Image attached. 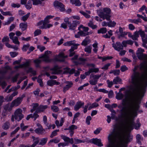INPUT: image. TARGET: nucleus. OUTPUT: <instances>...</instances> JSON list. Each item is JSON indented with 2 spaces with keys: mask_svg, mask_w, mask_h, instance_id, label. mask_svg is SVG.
<instances>
[{
  "mask_svg": "<svg viewBox=\"0 0 147 147\" xmlns=\"http://www.w3.org/2000/svg\"><path fill=\"white\" fill-rule=\"evenodd\" d=\"M140 69L144 72L142 77L145 81L139 89H133V93L134 96L131 97L129 99L130 104L128 114L126 112L125 107H123L121 110V115L124 117H128L129 116L135 117L137 116V112L140 107L141 99L137 96V93L140 91L144 92L146 91L147 87V67L144 63H142L140 65Z\"/></svg>",
  "mask_w": 147,
  "mask_h": 147,
  "instance_id": "1",
  "label": "nucleus"
},
{
  "mask_svg": "<svg viewBox=\"0 0 147 147\" xmlns=\"http://www.w3.org/2000/svg\"><path fill=\"white\" fill-rule=\"evenodd\" d=\"M112 134L111 133V147H127L123 143L125 138V136L119 132H116L115 136L118 138L119 141H117L116 139L113 142L112 139Z\"/></svg>",
  "mask_w": 147,
  "mask_h": 147,
  "instance_id": "2",
  "label": "nucleus"
},
{
  "mask_svg": "<svg viewBox=\"0 0 147 147\" xmlns=\"http://www.w3.org/2000/svg\"><path fill=\"white\" fill-rule=\"evenodd\" d=\"M137 68L135 67L133 70V73L131 76V80L132 84L135 88L134 89H139L138 84L139 82V73L136 71Z\"/></svg>",
  "mask_w": 147,
  "mask_h": 147,
  "instance_id": "3",
  "label": "nucleus"
},
{
  "mask_svg": "<svg viewBox=\"0 0 147 147\" xmlns=\"http://www.w3.org/2000/svg\"><path fill=\"white\" fill-rule=\"evenodd\" d=\"M98 16L103 20L106 19L109 21L110 20V9L108 7H105L103 10H99L98 11Z\"/></svg>",
  "mask_w": 147,
  "mask_h": 147,
  "instance_id": "4",
  "label": "nucleus"
},
{
  "mask_svg": "<svg viewBox=\"0 0 147 147\" xmlns=\"http://www.w3.org/2000/svg\"><path fill=\"white\" fill-rule=\"evenodd\" d=\"M22 111L21 109H18L15 111L14 115H12L11 121H14V119L18 121H19L24 117V115L22 114Z\"/></svg>",
  "mask_w": 147,
  "mask_h": 147,
  "instance_id": "5",
  "label": "nucleus"
},
{
  "mask_svg": "<svg viewBox=\"0 0 147 147\" xmlns=\"http://www.w3.org/2000/svg\"><path fill=\"white\" fill-rule=\"evenodd\" d=\"M101 75H94L92 74L90 75V78H93V80H92L89 81L90 84L92 85H95L97 82V80L101 77Z\"/></svg>",
  "mask_w": 147,
  "mask_h": 147,
  "instance_id": "6",
  "label": "nucleus"
},
{
  "mask_svg": "<svg viewBox=\"0 0 147 147\" xmlns=\"http://www.w3.org/2000/svg\"><path fill=\"white\" fill-rule=\"evenodd\" d=\"M25 96L24 94H23L20 97H18L14 100L11 102V105L13 106H17L19 105L22 101L23 99Z\"/></svg>",
  "mask_w": 147,
  "mask_h": 147,
  "instance_id": "7",
  "label": "nucleus"
},
{
  "mask_svg": "<svg viewBox=\"0 0 147 147\" xmlns=\"http://www.w3.org/2000/svg\"><path fill=\"white\" fill-rule=\"evenodd\" d=\"M50 51H45L44 54L40 57L39 58H43V61L47 62H50L52 60V59H50L48 55L51 53Z\"/></svg>",
  "mask_w": 147,
  "mask_h": 147,
  "instance_id": "8",
  "label": "nucleus"
},
{
  "mask_svg": "<svg viewBox=\"0 0 147 147\" xmlns=\"http://www.w3.org/2000/svg\"><path fill=\"white\" fill-rule=\"evenodd\" d=\"M64 55V53H60L58 55L57 57L55 58V60L57 61L64 62L65 61V59L68 57L67 55Z\"/></svg>",
  "mask_w": 147,
  "mask_h": 147,
  "instance_id": "9",
  "label": "nucleus"
},
{
  "mask_svg": "<svg viewBox=\"0 0 147 147\" xmlns=\"http://www.w3.org/2000/svg\"><path fill=\"white\" fill-rule=\"evenodd\" d=\"M53 4L54 7L59 9L61 11H65V6L60 2L55 1L54 2Z\"/></svg>",
  "mask_w": 147,
  "mask_h": 147,
  "instance_id": "10",
  "label": "nucleus"
},
{
  "mask_svg": "<svg viewBox=\"0 0 147 147\" xmlns=\"http://www.w3.org/2000/svg\"><path fill=\"white\" fill-rule=\"evenodd\" d=\"M116 44L113 43L112 44L113 47L114 49L118 51H119L123 49V46L119 42H117Z\"/></svg>",
  "mask_w": 147,
  "mask_h": 147,
  "instance_id": "11",
  "label": "nucleus"
},
{
  "mask_svg": "<svg viewBox=\"0 0 147 147\" xmlns=\"http://www.w3.org/2000/svg\"><path fill=\"white\" fill-rule=\"evenodd\" d=\"M80 24V22L78 21H73L72 23L71 24V22L69 24V29L71 30H74L78 25Z\"/></svg>",
  "mask_w": 147,
  "mask_h": 147,
  "instance_id": "12",
  "label": "nucleus"
},
{
  "mask_svg": "<svg viewBox=\"0 0 147 147\" xmlns=\"http://www.w3.org/2000/svg\"><path fill=\"white\" fill-rule=\"evenodd\" d=\"M92 140V143L96 146L100 147L103 146V144L101 142V139L96 138H93Z\"/></svg>",
  "mask_w": 147,
  "mask_h": 147,
  "instance_id": "13",
  "label": "nucleus"
},
{
  "mask_svg": "<svg viewBox=\"0 0 147 147\" xmlns=\"http://www.w3.org/2000/svg\"><path fill=\"white\" fill-rule=\"evenodd\" d=\"M128 36L131 38L133 40H138V34L137 31H135L133 35L130 32H127Z\"/></svg>",
  "mask_w": 147,
  "mask_h": 147,
  "instance_id": "14",
  "label": "nucleus"
},
{
  "mask_svg": "<svg viewBox=\"0 0 147 147\" xmlns=\"http://www.w3.org/2000/svg\"><path fill=\"white\" fill-rule=\"evenodd\" d=\"M75 47H71V49L69 50V56L71 57L74 55L75 54V52L74 51L76 49H77L78 46L79 45H75Z\"/></svg>",
  "mask_w": 147,
  "mask_h": 147,
  "instance_id": "15",
  "label": "nucleus"
},
{
  "mask_svg": "<svg viewBox=\"0 0 147 147\" xmlns=\"http://www.w3.org/2000/svg\"><path fill=\"white\" fill-rule=\"evenodd\" d=\"M87 60L82 57L79 58L77 61H75V64L76 65L80 64L84 65L85 64Z\"/></svg>",
  "mask_w": 147,
  "mask_h": 147,
  "instance_id": "16",
  "label": "nucleus"
},
{
  "mask_svg": "<svg viewBox=\"0 0 147 147\" xmlns=\"http://www.w3.org/2000/svg\"><path fill=\"white\" fill-rule=\"evenodd\" d=\"M48 107L47 105H41L37 108L36 111V113H39L41 112H43L45 109H47Z\"/></svg>",
  "mask_w": 147,
  "mask_h": 147,
  "instance_id": "17",
  "label": "nucleus"
},
{
  "mask_svg": "<svg viewBox=\"0 0 147 147\" xmlns=\"http://www.w3.org/2000/svg\"><path fill=\"white\" fill-rule=\"evenodd\" d=\"M136 54L138 58L140 60H146L147 58L146 55L143 53H137Z\"/></svg>",
  "mask_w": 147,
  "mask_h": 147,
  "instance_id": "18",
  "label": "nucleus"
},
{
  "mask_svg": "<svg viewBox=\"0 0 147 147\" xmlns=\"http://www.w3.org/2000/svg\"><path fill=\"white\" fill-rule=\"evenodd\" d=\"M47 84L48 85L52 86L54 85H59L60 83L59 82H57L55 80H49L47 81Z\"/></svg>",
  "mask_w": 147,
  "mask_h": 147,
  "instance_id": "19",
  "label": "nucleus"
},
{
  "mask_svg": "<svg viewBox=\"0 0 147 147\" xmlns=\"http://www.w3.org/2000/svg\"><path fill=\"white\" fill-rule=\"evenodd\" d=\"M66 83L67 84L63 88V91L64 92H65L71 87L73 85V83L71 81H67Z\"/></svg>",
  "mask_w": 147,
  "mask_h": 147,
  "instance_id": "20",
  "label": "nucleus"
},
{
  "mask_svg": "<svg viewBox=\"0 0 147 147\" xmlns=\"http://www.w3.org/2000/svg\"><path fill=\"white\" fill-rule=\"evenodd\" d=\"M61 137L65 142H68L71 144L74 143V140L73 138L70 139L69 137L64 135L61 136Z\"/></svg>",
  "mask_w": 147,
  "mask_h": 147,
  "instance_id": "21",
  "label": "nucleus"
},
{
  "mask_svg": "<svg viewBox=\"0 0 147 147\" xmlns=\"http://www.w3.org/2000/svg\"><path fill=\"white\" fill-rule=\"evenodd\" d=\"M84 105V102H82L80 101L78 102L74 107V110L77 111L82 106H83Z\"/></svg>",
  "mask_w": 147,
  "mask_h": 147,
  "instance_id": "22",
  "label": "nucleus"
},
{
  "mask_svg": "<svg viewBox=\"0 0 147 147\" xmlns=\"http://www.w3.org/2000/svg\"><path fill=\"white\" fill-rule=\"evenodd\" d=\"M75 70L74 69H70L68 67H66L64 69V71L63 72L64 74H67L69 73L70 74H72L75 73Z\"/></svg>",
  "mask_w": 147,
  "mask_h": 147,
  "instance_id": "23",
  "label": "nucleus"
},
{
  "mask_svg": "<svg viewBox=\"0 0 147 147\" xmlns=\"http://www.w3.org/2000/svg\"><path fill=\"white\" fill-rule=\"evenodd\" d=\"M51 71V74H60L61 71L58 69L56 67H55L50 69Z\"/></svg>",
  "mask_w": 147,
  "mask_h": 147,
  "instance_id": "24",
  "label": "nucleus"
},
{
  "mask_svg": "<svg viewBox=\"0 0 147 147\" xmlns=\"http://www.w3.org/2000/svg\"><path fill=\"white\" fill-rule=\"evenodd\" d=\"M90 42V40L88 36H86L85 39L82 41L81 45L82 46H86Z\"/></svg>",
  "mask_w": 147,
  "mask_h": 147,
  "instance_id": "25",
  "label": "nucleus"
},
{
  "mask_svg": "<svg viewBox=\"0 0 147 147\" xmlns=\"http://www.w3.org/2000/svg\"><path fill=\"white\" fill-rule=\"evenodd\" d=\"M44 24L43 25L39 27L40 29H46V27L45 26V24H47L49 22V19L47 16H46L45 18V19L43 21Z\"/></svg>",
  "mask_w": 147,
  "mask_h": 147,
  "instance_id": "26",
  "label": "nucleus"
},
{
  "mask_svg": "<svg viewBox=\"0 0 147 147\" xmlns=\"http://www.w3.org/2000/svg\"><path fill=\"white\" fill-rule=\"evenodd\" d=\"M70 1L72 4L75 5L76 6H79L82 5L80 0H70Z\"/></svg>",
  "mask_w": 147,
  "mask_h": 147,
  "instance_id": "27",
  "label": "nucleus"
},
{
  "mask_svg": "<svg viewBox=\"0 0 147 147\" xmlns=\"http://www.w3.org/2000/svg\"><path fill=\"white\" fill-rule=\"evenodd\" d=\"M77 45L79 44H75V43L74 40L67 41L64 44V45L65 46H70L71 45H73V46H72V47H75L76 45Z\"/></svg>",
  "mask_w": 147,
  "mask_h": 147,
  "instance_id": "28",
  "label": "nucleus"
},
{
  "mask_svg": "<svg viewBox=\"0 0 147 147\" xmlns=\"http://www.w3.org/2000/svg\"><path fill=\"white\" fill-rule=\"evenodd\" d=\"M34 131L37 134H42L45 131V130L42 127L38 128L36 129Z\"/></svg>",
  "mask_w": 147,
  "mask_h": 147,
  "instance_id": "29",
  "label": "nucleus"
},
{
  "mask_svg": "<svg viewBox=\"0 0 147 147\" xmlns=\"http://www.w3.org/2000/svg\"><path fill=\"white\" fill-rule=\"evenodd\" d=\"M138 34V38L139 37V34L142 37V40L144 39L143 38L145 37V34L144 31H142V29H140L139 31H137Z\"/></svg>",
  "mask_w": 147,
  "mask_h": 147,
  "instance_id": "30",
  "label": "nucleus"
},
{
  "mask_svg": "<svg viewBox=\"0 0 147 147\" xmlns=\"http://www.w3.org/2000/svg\"><path fill=\"white\" fill-rule=\"evenodd\" d=\"M78 34H79L81 36H85L89 35L90 34H91V33H90V32H85L82 31V30H81L78 32Z\"/></svg>",
  "mask_w": 147,
  "mask_h": 147,
  "instance_id": "31",
  "label": "nucleus"
},
{
  "mask_svg": "<svg viewBox=\"0 0 147 147\" xmlns=\"http://www.w3.org/2000/svg\"><path fill=\"white\" fill-rule=\"evenodd\" d=\"M27 23H21L20 24V27L23 31L27 29Z\"/></svg>",
  "mask_w": 147,
  "mask_h": 147,
  "instance_id": "32",
  "label": "nucleus"
},
{
  "mask_svg": "<svg viewBox=\"0 0 147 147\" xmlns=\"http://www.w3.org/2000/svg\"><path fill=\"white\" fill-rule=\"evenodd\" d=\"M9 123L8 122H6L3 125L2 127L4 129L6 130L9 129Z\"/></svg>",
  "mask_w": 147,
  "mask_h": 147,
  "instance_id": "33",
  "label": "nucleus"
},
{
  "mask_svg": "<svg viewBox=\"0 0 147 147\" xmlns=\"http://www.w3.org/2000/svg\"><path fill=\"white\" fill-rule=\"evenodd\" d=\"M134 128L137 130L140 127L141 124L139 123L138 120L137 121V123H135L134 122Z\"/></svg>",
  "mask_w": 147,
  "mask_h": 147,
  "instance_id": "34",
  "label": "nucleus"
},
{
  "mask_svg": "<svg viewBox=\"0 0 147 147\" xmlns=\"http://www.w3.org/2000/svg\"><path fill=\"white\" fill-rule=\"evenodd\" d=\"M122 81V80L118 77H117L113 80V82L115 84H117L119 82V84H122V82L119 83Z\"/></svg>",
  "mask_w": 147,
  "mask_h": 147,
  "instance_id": "35",
  "label": "nucleus"
},
{
  "mask_svg": "<svg viewBox=\"0 0 147 147\" xmlns=\"http://www.w3.org/2000/svg\"><path fill=\"white\" fill-rule=\"evenodd\" d=\"M92 47L91 46L89 45L87 46L84 49V51L88 53H91Z\"/></svg>",
  "mask_w": 147,
  "mask_h": 147,
  "instance_id": "36",
  "label": "nucleus"
},
{
  "mask_svg": "<svg viewBox=\"0 0 147 147\" xmlns=\"http://www.w3.org/2000/svg\"><path fill=\"white\" fill-rule=\"evenodd\" d=\"M124 97V95L121 92H119L116 96V98L118 100H121Z\"/></svg>",
  "mask_w": 147,
  "mask_h": 147,
  "instance_id": "37",
  "label": "nucleus"
},
{
  "mask_svg": "<svg viewBox=\"0 0 147 147\" xmlns=\"http://www.w3.org/2000/svg\"><path fill=\"white\" fill-rule=\"evenodd\" d=\"M47 138H42L40 140V142L39 143V145L42 146L44 145L47 142Z\"/></svg>",
  "mask_w": 147,
  "mask_h": 147,
  "instance_id": "38",
  "label": "nucleus"
},
{
  "mask_svg": "<svg viewBox=\"0 0 147 147\" xmlns=\"http://www.w3.org/2000/svg\"><path fill=\"white\" fill-rule=\"evenodd\" d=\"M34 141V143L31 146V147H34L36 145L38 144L39 142V139L38 137L36 138L35 140Z\"/></svg>",
  "mask_w": 147,
  "mask_h": 147,
  "instance_id": "39",
  "label": "nucleus"
},
{
  "mask_svg": "<svg viewBox=\"0 0 147 147\" xmlns=\"http://www.w3.org/2000/svg\"><path fill=\"white\" fill-rule=\"evenodd\" d=\"M37 113L36 112L34 113L33 114H30V118H34V120L35 121L37 118L39 117L38 115L37 114Z\"/></svg>",
  "mask_w": 147,
  "mask_h": 147,
  "instance_id": "40",
  "label": "nucleus"
},
{
  "mask_svg": "<svg viewBox=\"0 0 147 147\" xmlns=\"http://www.w3.org/2000/svg\"><path fill=\"white\" fill-rule=\"evenodd\" d=\"M98 91H99V92H102L104 93H109V97H110V91L109 92L108 91L106 90L104 88L99 89L98 90Z\"/></svg>",
  "mask_w": 147,
  "mask_h": 147,
  "instance_id": "41",
  "label": "nucleus"
},
{
  "mask_svg": "<svg viewBox=\"0 0 147 147\" xmlns=\"http://www.w3.org/2000/svg\"><path fill=\"white\" fill-rule=\"evenodd\" d=\"M88 108V110H90L92 108L96 107L99 106L98 104L96 102H94L92 103V104H91V105H90Z\"/></svg>",
  "mask_w": 147,
  "mask_h": 147,
  "instance_id": "42",
  "label": "nucleus"
},
{
  "mask_svg": "<svg viewBox=\"0 0 147 147\" xmlns=\"http://www.w3.org/2000/svg\"><path fill=\"white\" fill-rule=\"evenodd\" d=\"M107 29L105 28H101L100 30H98V34L102 33L104 34L107 32Z\"/></svg>",
  "mask_w": 147,
  "mask_h": 147,
  "instance_id": "43",
  "label": "nucleus"
},
{
  "mask_svg": "<svg viewBox=\"0 0 147 147\" xmlns=\"http://www.w3.org/2000/svg\"><path fill=\"white\" fill-rule=\"evenodd\" d=\"M14 20V18L13 17H10L8 21L5 22L4 24H3L4 25H8L10 24L11 22L13 21Z\"/></svg>",
  "mask_w": 147,
  "mask_h": 147,
  "instance_id": "44",
  "label": "nucleus"
},
{
  "mask_svg": "<svg viewBox=\"0 0 147 147\" xmlns=\"http://www.w3.org/2000/svg\"><path fill=\"white\" fill-rule=\"evenodd\" d=\"M51 109L53 111L57 112L59 111V109L57 106L53 105L51 106Z\"/></svg>",
  "mask_w": 147,
  "mask_h": 147,
  "instance_id": "45",
  "label": "nucleus"
},
{
  "mask_svg": "<svg viewBox=\"0 0 147 147\" xmlns=\"http://www.w3.org/2000/svg\"><path fill=\"white\" fill-rule=\"evenodd\" d=\"M32 3L33 5H37L39 4H41L42 2L40 0H32Z\"/></svg>",
  "mask_w": 147,
  "mask_h": 147,
  "instance_id": "46",
  "label": "nucleus"
},
{
  "mask_svg": "<svg viewBox=\"0 0 147 147\" xmlns=\"http://www.w3.org/2000/svg\"><path fill=\"white\" fill-rule=\"evenodd\" d=\"M120 71L119 69H117L111 71V74L113 73L115 76H117L119 74Z\"/></svg>",
  "mask_w": 147,
  "mask_h": 147,
  "instance_id": "47",
  "label": "nucleus"
},
{
  "mask_svg": "<svg viewBox=\"0 0 147 147\" xmlns=\"http://www.w3.org/2000/svg\"><path fill=\"white\" fill-rule=\"evenodd\" d=\"M98 58L100 59H101L102 61H105L107 59H110V57H102L99 56H98Z\"/></svg>",
  "mask_w": 147,
  "mask_h": 147,
  "instance_id": "48",
  "label": "nucleus"
},
{
  "mask_svg": "<svg viewBox=\"0 0 147 147\" xmlns=\"http://www.w3.org/2000/svg\"><path fill=\"white\" fill-rule=\"evenodd\" d=\"M88 26L93 29H95L97 27V25H94L93 22L91 21H90L88 23Z\"/></svg>",
  "mask_w": 147,
  "mask_h": 147,
  "instance_id": "49",
  "label": "nucleus"
},
{
  "mask_svg": "<svg viewBox=\"0 0 147 147\" xmlns=\"http://www.w3.org/2000/svg\"><path fill=\"white\" fill-rule=\"evenodd\" d=\"M32 3L31 1H28L27 3L25 5L26 8L28 9H30L32 7Z\"/></svg>",
  "mask_w": 147,
  "mask_h": 147,
  "instance_id": "50",
  "label": "nucleus"
},
{
  "mask_svg": "<svg viewBox=\"0 0 147 147\" xmlns=\"http://www.w3.org/2000/svg\"><path fill=\"white\" fill-rule=\"evenodd\" d=\"M30 13H28L27 14L23 16L22 17V20L24 21H26L30 15Z\"/></svg>",
  "mask_w": 147,
  "mask_h": 147,
  "instance_id": "51",
  "label": "nucleus"
},
{
  "mask_svg": "<svg viewBox=\"0 0 147 147\" xmlns=\"http://www.w3.org/2000/svg\"><path fill=\"white\" fill-rule=\"evenodd\" d=\"M13 42L15 44H18L19 45L20 42L18 40V38L16 36L14 37L12 39Z\"/></svg>",
  "mask_w": 147,
  "mask_h": 147,
  "instance_id": "52",
  "label": "nucleus"
},
{
  "mask_svg": "<svg viewBox=\"0 0 147 147\" xmlns=\"http://www.w3.org/2000/svg\"><path fill=\"white\" fill-rule=\"evenodd\" d=\"M59 131V129H57L54 131L52 132V133L50 136V137L51 138H52L54 136L57 135V132Z\"/></svg>",
  "mask_w": 147,
  "mask_h": 147,
  "instance_id": "53",
  "label": "nucleus"
},
{
  "mask_svg": "<svg viewBox=\"0 0 147 147\" xmlns=\"http://www.w3.org/2000/svg\"><path fill=\"white\" fill-rule=\"evenodd\" d=\"M41 31L40 29L36 30L34 32V36H35L40 34Z\"/></svg>",
  "mask_w": 147,
  "mask_h": 147,
  "instance_id": "54",
  "label": "nucleus"
},
{
  "mask_svg": "<svg viewBox=\"0 0 147 147\" xmlns=\"http://www.w3.org/2000/svg\"><path fill=\"white\" fill-rule=\"evenodd\" d=\"M133 127H134V121H131L130 124L128 126V128L129 130L131 131L134 129Z\"/></svg>",
  "mask_w": 147,
  "mask_h": 147,
  "instance_id": "55",
  "label": "nucleus"
},
{
  "mask_svg": "<svg viewBox=\"0 0 147 147\" xmlns=\"http://www.w3.org/2000/svg\"><path fill=\"white\" fill-rule=\"evenodd\" d=\"M41 60L39 59H37L34 60V62L36 64V67H38L39 66V64L41 63Z\"/></svg>",
  "mask_w": 147,
  "mask_h": 147,
  "instance_id": "56",
  "label": "nucleus"
},
{
  "mask_svg": "<svg viewBox=\"0 0 147 147\" xmlns=\"http://www.w3.org/2000/svg\"><path fill=\"white\" fill-rule=\"evenodd\" d=\"M30 46V45L29 44L24 45L23 46L22 50L23 51H26L27 50Z\"/></svg>",
  "mask_w": 147,
  "mask_h": 147,
  "instance_id": "57",
  "label": "nucleus"
},
{
  "mask_svg": "<svg viewBox=\"0 0 147 147\" xmlns=\"http://www.w3.org/2000/svg\"><path fill=\"white\" fill-rule=\"evenodd\" d=\"M80 12L82 15H84L86 18H89L90 17V15H89L86 13L82 11H80Z\"/></svg>",
  "mask_w": 147,
  "mask_h": 147,
  "instance_id": "58",
  "label": "nucleus"
},
{
  "mask_svg": "<svg viewBox=\"0 0 147 147\" xmlns=\"http://www.w3.org/2000/svg\"><path fill=\"white\" fill-rule=\"evenodd\" d=\"M91 119H92V118L90 116H87L86 118V123L88 125H89L90 124V121Z\"/></svg>",
  "mask_w": 147,
  "mask_h": 147,
  "instance_id": "59",
  "label": "nucleus"
},
{
  "mask_svg": "<svg viewBox=\"0 0 147 147\" xmlns=\"http://www.w3.org/2000/svg\"><path fill=\"white\" fill-rule=\"evenodd\" d=\"M69 145L68 143H60L58 144V146L59 147H60L61 146H68Z\"/></svg>",
  "mask_w": 147,
  "mask_h": 147,
  "instance_id": "60",
  "label": "nucleus"
},
{
  "mask_svg": "<svg viewBox=\"0 0 147 147\" xmlns=\"http://www.w3.org/2000/svg\"><path fill=\"white\" fill-rule=\"evenodd\" d=\"M60 142V140L57 139H55L51 140L50 141L49 143V144L50 143L54 142L55 143H57Z\"/></svg>",
  "mask_w": 147,
  "mask_h": 147,
  "instance_id": "61",
  "label": "nucleus"
},
{
  "mask_svg": "<svg viewBox=\"0 0 147 147\" xmlns=\"http://www.w3.org/2000/svg\"><path fill=\"white\" fill-rule=\"evenodd\" d=\"M29 66V62L28 61H26L25 63L21 65L22 68L23 67H26Z\"/></svg>",
  "mask_w": 147,
  "mask_h": 147,
  "instance_id": "62",
  "label": "nucleus"
},
{
  "mask_svg": "<svg viewBox=\"0 0 147 147\" xmlns=\"http://www.w3.org/2000/svg\"><path fill=\"white\" fill-rule=\"evenodd\" d=\"M128 68L125 65H123L121 66L120 68V70L122 72H124L125 71L127 70Z\"/></svg>",
  "mask_w": 147,
  "mask_h": 147,
  "instance_id": "63",
  "label": "nucleus"
},
{
  "mask_svg": "<svg viewBox=\"0 0 147 147\" xmlns=\"http://www.w3.org/2000/svg\"><path fill=\"white\" fill-rule=\"evenodd\" d=\"M37 48L39 49L41 52H42L45 49V47L44 46H41L40 45H38L37 46Z\"/></svg>",
  "mask_w": 147,
  "mask_h": 147,
  "instance_id": "64",
  "label": "nucleus"
}]
</instances>
